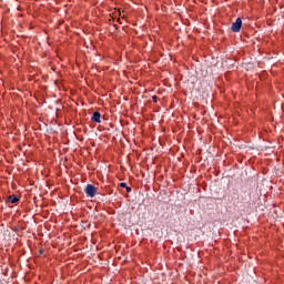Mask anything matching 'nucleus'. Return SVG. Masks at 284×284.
I'll return each instance as SVG.
<instances>
[{"mask_svg": "<svg viewBox=\"0 0 284 284\" xmlns=\"http://www.w3.org/2000/svg\"><path fill=\"white\" fill-rule=\"evenodd\" d=\"M97 192L98 189L97 186L92 185V184H88L84 189V193L87 194V196H89L90 199H94V196H97Z\"/></svg>", "mask_w": 284, "mask_h": 284, "instance_id": "1", "label": "nucleus"}, {"mask_svg": "<svg viewBox=\"0 0 284 284\" xmlns=\"http://www.w3.org/2000/svg\"><path fill=\"white\" fill-rule=\"evenodd\" d=\"M242 26H243V20H241V18H237L235 22L232 23V27H231L232 32H241Z\"/></svg>", "mask_w": 284, "mask_h": 284, "instance_id": "2", "label": "nucleus"}, {"mask_svg": "<svg viewBox=\"0 0 284 284\" xmlns=\"http://www.w3.org/2000/svg\"><path fill=\"white\" fill-rule=\"evenodd\" d=\"M91 121H93L94 123H101V113L98 111L93 112Z\"/></svg>", "mask_w": 284, "mask_h": 284, "instance_id": "3", "label": "nucleus"}, {"mask_svg": "<svg viewBox=\"0 0 284 284\" xmlns=\"http://www.w3.org/2000/svg\"><path fill=\"white\" fill-rule=\"evenodd\" d=\"M8 202L12 203V204L19 203V197H17V195H9L8 196Z\"/></svg>", "mask_w": 284, "mask_h": 284, "instance_id": "4", "label": "nucleus"}, {"mask_svg": "<svg viewBox=\"0 0 284 284\" xmlns=\"http://www.w3.org/2000/svg\"><path fill=\"white\" fill-rule=\"evenodd\" d=\"M120 187L126 189L128 187V183H125V182L120 183Z\"/></svg>", "mask_w": 284, "mask_h": 284, "instance_id": "5", "label": "nucleus"}, {"mask_svg": "<svg viewBox=\"0 0 284 284\" xmlns=\"http://www.w3.org/2000/svg\"><path fill=\"white\" fill-rule=\"evenodd\" d=\"M158 99H159V98H158L156 95H153V97H152L153 103H156Z\"/></svg>", "mask_w": 284, "mask_h": 284, "instance_id": "6", "label": "nucleus"}, {"mask_svg": "<svg viewBox=\"0 0 284 284\" xmlns=\"http://www.w3.org/2000/svg\"><path fill=\"white\" fill-rule=\"evenodd\" d=\"M125 190L128 193L132 192V187H130V186H126Z\"/></svg>", "mask_w": 284, "mask_h": 284, "instance_id": "7", "label": "nucleus"}]
</instances>
